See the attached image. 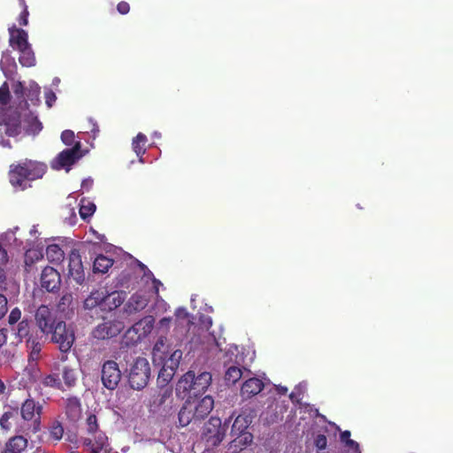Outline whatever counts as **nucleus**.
Returning a JSON list of instances; mask_svg holds the SVG:
<instances>
[{
	"label": "nucleus",
	"instance_id": "obj_20",
	"mask_svg": "<svg viewBox=\"0 0 453 453\" xmlns=\"http://www.w3.org/2000/svg\"><path fill=\"white\" fill-rule=\"evenodd\" d=\"M253 417L250 414H246L245 412H242L239 414L231 428V434L232 436H235L237 434L248 432L247 429L250 426V425L252 422Z\"/></svg>",
	"mask_w": 453,
	"mask_h": 453
},
{
	"label": "nucleus",
	"instance_id": "obj_23",
	"mask_svg": "<svg viewBox=\"0 0 453 453\" xmlns=\"http://www.w3.org/2000/svg\"><path fill=\"white\" fill-rule=\"evenodd\" d=\"M173 395L171 388L161 386V388L152 395L150 405L154 408H160L164 405Z\"/></svg>",
	"mask_w": 453,
	"mask_h": 453
},
{
	"label": "nucleus",
	"instance_id": "obj_17",
	"mask_svg": "<svg viewBox=\"0 0 453 453\" xmlns=\"http://www.w3.org/2000/svg\"><path fill=\"white\" fill-rule=\"evenodd\" d=\"M265 385L264 382L258 378H250L247 380L241 388V395L244 399L251 398L252 396L259 394Z\"/></svg>",
	"mask_w": 453,
	"mask_h": 453
},
{
	"label": "nucleus",
	"instance_id": "obj_37",
	"mask_svg": "<svg viewBox=\"0 0 453 453\" xmlns=\"http://www.w3.org/2000/svg\"><path fill=\"white\" fill-rule=\"evenodd\" d=\"M13 389L12 391L14 392L16 390V388L18 390H25L26 391V396L25 397H28V390H27V388H28V377L26 373H22V374H19L18 376H16L13 380Z\"/></svg>",
	"mask_w": 453,
	"mask_h": 453
},
{
	"label": "nucleus",
	"instance_id": "obj_60",
	"mask_svg": "<svg viewBox=\"0 0 453 453\" xmlns=\"http://www.w3.org/2000/svg\"><path fill=\"white\" fill-rule=\"evenodd\" d=\"M340 438L342 442L346 443L347 441L351 440L350 439V432L349 430L342 432Z\"/></svg>",
	"mask_w": 453,
	"mask_h": 453
},
{
	"label": "nucleus",
	"instance_id": "obj_41",
	"mask_svg": "<svg viewBox=\"0 0 453 453\" xmlns=\"http://www.w3.org/2000/svg\"><path fill=\"white\" fill-rule=\"evenodd\" d=\"M17 335L20 340L25 339L26 346L28 347V320L24 319L19 325Z\"/></svg>",
	"mask_w": 453,
	"mask_h": 453
},
{
	"label": "nucleus",
	"instance_id": "obj_43",
	"mask_svg": "<svg viewBox=\"0 0 453 453\" xmlns=\"http://www.w3.org/2000/svg\"><path fill=\"white\" fill-rule=\"evenodd\" d=\"M44 246L42 244H37L36 248H30V263L38 261L43 257Z\"/></svg>",
	"mask_w": 453,
	"mask_h": 453
},
{
	"label": "nucleus",
	"instance_id": "obj_62",
	"mask_svg": "<svg viewBox=\"0 0 453 453\" xmlns=\"http://www.w3.org/2000/svg\"><path fill=\"white\" fill-rule=\"evenodd\" d=\"M170 322H171V319L170 318H163V319H160L159 324H160L161 326L168 327L169 325H170Z\"/></svg>",
	"mask_w": 453,
	"mask_h": 453
},
{
	"label": "nucleus",
	"instance_id": "obj_24",
	"mask_svg": "<svg viewBox=\"0 0 453 453\" xmlns=\"http://www.w3.org/2000/svg\"><path fill=\"white\" fill-rule=\"evenodd\" d=\"M40 380H42V383L45 386L58 387L60 385L59 380L56 375L50 374L42 378L40 371H35L30 365V382L32 380L38 381Z\"/></svg>",
	"mask_w": 453,
	"mask_h": 453
},
{
	"label": "nucleus",
	"instance_id": "obj_40",
	"mask_svg": "<svg viewBox=\"0 0 453 453\" xmlns=\"http://www.w3.org/2000/svg\"><path fill=\"white\" fill-rule=\"evenodd\" d=\"M41 88L35 81H30V102L34 105H38L40 100Z\"/></svg>",
	"mask_w": 453,
	"mask_h": 453
},
{
	"label": "nucleus",
	"instance_id": "obj_28",
	"mask_svg": "<svg viewBox=\"0 0 453 453\" xmlns=\"http://www.w3.org/2000/svg\"><path fill=\"white\" fill-rule=\"evenodd\" d=\"M27 447V440L22 435H17L9 440L5 451L21 453Z\"/></svg>",
	"mask_w": 453,
	"mask_h": 453
},
{
	"label": "nucleus",
	"instance_id": "obj_36",
	"mask_svg": "<svg viewBox=\"0 0 453 453\" xmlns=\"http://www.w3.org/2000/svg\"><path fill=\"white\" fill-rule=\"evenodd\" d=\"M46 170L47 165L45 164L30 161V180L42 178Z\"/></svg>",
	"mask_w": 453,
	"mask_h": 453
},
{
	"label": "nucleus",
	"instance_id": "obj_18",
	"mask_svg": "<svg viewBox=\"0 0 453 453\" xmlns=\"http://www.w3.org/2000/svg\"><path fill=\"white\" fill-rule=\"evenodd\" d=\"M214 407V400L211 396L206 395L203 397L196 405H193L196 419L200 422L205 418Z\"/></svg>",
	"mask_w": 453,
	"mask_h": 453
},
{
	"label": "nucleus",
	"instance_id": "obj_44",
	"mask_svg": "<svg viewBox=\"0 0 453 453\" xmlns=\"http://www.w3.org/2000/svg\"><path fill=\"white\" fill-rule=\"evenodd\" d=\"M50 434L54 440L59 441L64 434L62 425L59 422L54 423L50 428Z\"/></svg>",
	"mask_w": 453,
	"mask_h": 453
},
{
	"label": "nucleus",
	"instance_id": "obj_4",
	"mask_svg": "<svg viewBox=\"0 0 453 453\" xmlns=\"http://www.w3.org/2000/svg\"><path fill=\"white\" fill-rule=\"evenodd\" d=\"M150 378V365L145 357H137L131 365L128 382L130 387L135 390L144 388Z\"/></svg>",
	"mask_w": 453,
	"mask_h": 453
},
{
	"label": "nucleus",
	"instance_id": "obj_7",
	"mask_svg": "<svg viewBox=\"0 0 453 453\" xmlns=\"http://www.w3.org/2000/svg\"><path fill=\"white\" fill-rule=\"evenodd\" d=\"M155 319L152 316H146L132 327H130L125 334L127 344H135L145 338L153 329Z\"/></svg>",
	"mask_w": 453,
	"mask_h": 453
},
{
	"label": "nucleus",
	"instance_id": "obj_22",
	"mask_svg": "<svg viewBox=\"0 0 453 453\" xmlns=\"http://www.w3.org/2000/svg\"><path fill=\"white\" fill-rule=\"evenodd\" d=\"M179 423L180 426H187L190 423H196V414L194 413L193 404L187 401L180 408L178 414Z\"/></svg>",
	"mask_w": 453,
	"mask_h": 453
},
{
	"label": "nucleus",
	"instance_id": "obj_34",
	"mask_svg": "<svg viewBox=\"0 0 453 453\" xmlns=\"http://www.w3.org/2000/svg\"><path fill=\"white\" fill-rule=\"evenodd\" d=\"M242 375V369L238 366H230L225 373V380L227 384H235Z\"/></svg>",
	"mask_w": 453,
	"mask_h": 453
},
{
	"label": "nucleus",
	"instance_id": "obj_57",
	"mask_svg": "<svg viewBox=\"0 0 453 453\" xmlns=\"http://www.w3.org/2000/svg\"><path fill=\"white\" fill-rule=\"evenodd\" d=\"M168 357L171 358L179 365L180 361L182 357V352L180 349H176Z\"/></svg>",
	"mask_w": 453,
	"mask_h": 453
},
{
	"label": "nucleus",
	"instance_id": "obj_45",
	"mask_svg": "<svg viewBox=\"0 0 453 453\" xmlns=\"http://www.w3.org/2000/svg\"><path fill=\"white\" fill-rule=\"evenodd\" d=\"M61 141L67 146L74 144V133L70 129L64 130L61 134Z\"/></svg>",
	"mask_w": 453,
	"mask_h": 453
},
{
	"label": "nucleus",
	"instance_id": "obj_13",
	"mask_svg": "<svg viewBox=\"0 0 453 453\" xmlns=\"http://www.w3.org/2000/svg\"><path fill=\"white\" fill-rule=\"evenodd\" d=\"M9 178L13 188L25 190L28 182V168L27 164L11 165Z\"/></svg>",
	"mask_w": 453,
	"mask_h": 453
},
{
	"label": "nucleus",
	"instance_id": "obj_29",
	"mask_svg": "<svg viewBox=\"0 0 453 453\" xmlns=\"http://www.w3.org/2000/svg\"><path fill=\"white\" fill-rule=\"evenodd\" d=\"M168 348L167 338L165 336L158 337L152 349L154 360L165 359V355L169 353Z\"/></svg>",
	"mask_w": 453,
	"mask_h": 453
},
{
	"label": "nucleus",
	"instance_id": "obj_14",
	"mask_svg": "<svg viewBox=\"0 0 453 453\" xmlns=\"http://www.w3.org/2000/svg\"><path fill=\"white\" fill-rule=\"evenodd\" d=\"M27 403L28 397H25L22 400L21 406L19 408L18 402L11 400V404L9 405L10 410L5 411L6 415H8L9 418L12 419L14 424L19 425V420H22V424L20 425L21 427H24L28 420V411H27Z\"/></svg>",
	"mask_w": 453,
	"mask_h": 453
},
{
	"label": "nucleus",
	"instance_id": "obj_26",
	"mask_svg": "<svg viewBox=\"0 0 453 453\" xmlns=\"http://www.w3.org/2000/svg\"><path fill=\"white\" fill-rule=\"evenodd\" d=\"M148 298L141 294L135 293L130 297L127 307L130 312L142 311L148 305Z\"/></svg>",
	"mask_w": 453,
	"mask_h": 453
},
{
	"label": "nucleus",
	"instance_id": "obj_12",
	"mask_svg": "<svg viewBox=\"0 0 453 453\" xmlns=\"http://www.w3.org/2000/svg\"><path fill=\"white\" fill-rule=\"evenodd\" d=\"M41 287L48 292H57L60 288V273L51 266H46L41 274Z\"/></svg>",
	"mask_w": 453,
	"mask_h": 453
},
{
	"label": "nucleus",
	"instance_id": "obj_5",
	"mask_svg": "<svg viewBox=\"0 0 453 453\" xmlns=\"http://www.w3.org/2000/svg\"><path fill=\"white\" fill-rule=\"evenodd\" d=\"M83 155L81 142L80 141L75 142L72 148L65 149L58 154L51 162V167L55 170L65 169L66 172H69L71 166L81 159Z\"/></svg>",
	"mask_w": 453,
	"mask_h": 453
},
{
	"label": "nucleus",
	"instance_id": "obj_47",
	"mask_svg": "<svg viewBox=\"0 0 453 453\" xmlns=\"http://www.w3.org/2000/svg\"><path fill=\"white\" fill-rule=\"evenodd\" d=\"M42 350V345L40 342H34L32 350L30 351V361L37 360L40 357V352Z\"/></svg>",
	"mask_w": 453,
	"mask_h": 453
},
{
	"label": "nucleus",
	"instance_id": "obj_38",
	"mask_svg": "<svg viewBox=\"0 0 453 453\" xmlns=\"http://www.w3.org/2000/svg\"><path fill=\"white\" fill-rule=\"evenodd\" d=\"M174 373L175 372L173 368L169 369L168 366L162 367L157 375V383L165 387V385H167L171 381Z\"/></svg>",
	"mask_w": 453,
	"mask_h": 453
},
{
	"label": "nucleus",
	"instance_id": "obj_55",
	"mask_svg": "<svg viewBox=\"0 0 453 453\" xmlns=\"http://www.w3.org/2000/svg\"><path fill=\"white\" fill-rule=\"evenodd\" d=\"M345 445L352 451V453H361L359 444L354 440H349Z\"/></svg>",
	"mask_w": 453,
	"mask_h": 453
},
{
	"label": "nucleus",
	"instance_id": "obj_52",
	"mask_svg": "<svg viewBox=\"0 0 453 453\" xmlns=\"http://www.w3.org/2000/svg\"><path fill=\"white\" fill-rule=\"evenodd\" d=\"M167 356L168 355H165V359H159L163 363L162 367L168 366L169 369L173 368V370L174 372H176V369L178 368L179 365L175 362H173L171 358H169Z\"/></svg>",
	"mask_w": 453,
	"mask_h": 453
},
{
	"label": "nucleus",
	"instance_id": "obj_16",
	"mask_svg": "<svg viewBox=\"0 0 453 453\" xmlns=\"http://www.w3.org/2000/svg\"><path fill=\"white\" fill-rule=\"evenodd\" d=\"M193 377L194 372L188 371L177 382L176 394L179 396L188 398L193 396Z\"/></svg>",
	"mask_w": 453,
	"mask_h": 453
},
{
	"label": "nucleus",
	"instance_id": "obj_48",
	"mask_svg": "<svg viewBox=\"0 0 453 453\" xmlns=\"http://www.w3.org/2000/svg\"><path fill=\"white\" fill-rule=\"evenodd\" d=\"M19 1L20 3V5H22L24 7L23 12L20 13L19 18V24L20 26H26L27 24V15H28V12L27 11V6H26V1L25 0H19Z\"/></svg>",
	"mask_w": 453,
	"mask_h": 453
},
{
	"label": "nucleus",
	"instance_id": "obj_2",
	"mask_svg": "<svg viewBox=\"0 0 453 453\" xmlns=\"http://www.w3.org/2000/svg\"><path fill=\"white\" fill-rule=\"evenodd\" d=\"M87 433L92 437L83 439V445L88 447L90 453H100L108 446V437L99 430V424L95 414L89 413L86 418Z\"/></svg>",
	"mask_w": 453,
	"mask_h": 453
},
{
	"label": "nucleus",
	"instance_id": "obj_21",
	"mask_svg": "<svg viewBox=\"0 0 453 453\" xmlns=\"http://www.w3.org/2000/svg\"><path fill=\"white\" fill-rule=\"evenodd\" d=\"M65 414L73 421H77L81 414V400L76 396L68 397L65 401Z\"/></svg>",
	"mask_w": 453,
	"mask_h": 453
},
{
	"label": "nucleus",
	"instance_id": "obj_39",
	"mask_svg": "<svg viewBox=\"0 0 453 453\" xmlns=\"http://www.w3.org/2000/svg\"><path fill=\"white\" fill-rule=\"evenodd\" d=\"M63 380H64L65 384L68 388L73 387L76 382V376H75L74 370H73L69 367H65L63 370Z\"/></svg>",
	"mask_w": 453,
	"mask_h": 453
},
{
	"label": "nucleus",
	"instance_id": "obj_9",
	"mask_svg": "<svg viewBox=\"0 0 453 453\" xmlns=\"http://www.w3.org/2000/svg\"><path fill=\"white\" fill-rule=\"evenodd\" d=\"M124 325L117 319H104L98 324L92 331V336L97 340H107L120 334Z\"/></svg>",
	"mask_w": 453,
	"mask_h": 453
},
{
	"label": "nucleus",
	"instance_id": "obj_10",
	"mask_svg": "<svg viewBox=\"0 0 453 453\" xmlns=\"http://www.w3.org/2000/svg\"><path fill=\"white\" fill-rule=\"evenodd\" d=\"M68 276L72 277L73 280L79 285H81L85 280V273L81 257L79 250L76 249L72 250L69 253Z\"/></svg>",
	"mask_w": 453,
	"mask_h": 453
},
{
	"label": "nucleus",
	"instance_id": "obj_32",
	"mask_svg": "<svg viewBox=\"0 0 453 453\" xmlns=\"http://www.w3.org/2000/svg\"><path fill=\"white\" fill-rule=\"evenodd\" d=\"M32 404V411H30V420L33 422V431L35 433L40 431L41 424V414L42 411V405L40 403L35 404L32 399H30V405Z\"/></svg>",
	"mask_w": 453,
	"mask_h": 453
},
{
	"label": "nucleus",
	"instance_id": "obj_53",
	"mask_svg": "<svg viewBox=\"0 0 453 453\" xmlns=\"http://www.w3.org/2000/svg\"><path fill=\"white\" fill-rule=\"evenodd\" d=\"M12 423H13V422L12 421V419L9 418L8 415H6V413L4 412L0 418L1 427L3 429L9 430Z\"/></svg>",
	"mask_w": 453,
	"mask_h": 453
},
{
	"label": "nucleus",
	"instance_id": "obj_35",
	"mask_svg": "<svg viewBox=\"0 0 453 453\" xmlns=\"http://www.w3.org/2000/svg\"><path fill=\"white\" fill-rule=\"evenodd\" d=\"M96 204L90 201L82 199L81 201V206H80V216L83 219H87L90 218L95 211H96Z\"/></svg>",
	"mask_w": 453,
	"mask_h": 453
},
{
	"label": "nucleus",
	"instance_id": "obj_19",
	"mask_svg": "<svg viewBox=\"0 0 453 453\" xmlns=\"http://www.w3.org/2000/svg\"><path fill=\"white\" fill-rule=\"evenodd\" d=\"M211 383V374L204 372L193 377V396L197 397L203 394Z\"/></svg>",
	"mask_w": 453,
	"mask_h": 453
},
{
	"label": "nucleus",
	"instance_id": "obj_25",
	"mask_svg": "<svg viewBox=\"0 0 453 453\" xmlns=\"http://www.w3.org/2000/svg\"><path fill=\"white\" fill-rule=\"evenodd\" d=\"M147 142V136L142 133H139L132 141V149L136 156L139 157L140 162H143L142 156L146 152Z\"/></svg>",
	"mask_w": 453,
	"mask_h": 453
},
{
	"label": "nucleus",
	"instance_id": "obj_61",
	"mask_svg": "<svg viewBox=\"0 0 453 453\" xmlns=\"http://www.w3.org/2000/svg\"><path fill=\"white\" fill-rule=\"evenodd\" d=\"M7 341V334L5 329H0V347L5 344Z\"/></svg>",
	"mask_w": 453,
	"mask_h": 453
},
{
	"label": "nucleus",
	"instance_id": "obj_56",
	"mask_svg": "<svg viewBox=\"0 0 453 453\" xmlns=\"http://www.w3.org/2000/svg\"><path fill=\"white\" fill-rule=\"evenodd\" d=\"M175 316L177 317V319H186L188 321V323L190 322L189 318H188V313L187 312V311L185 309H182V308L177 309V311H175Z\"/></svg>",
	"mask_w": 453,
	"mask_h": 453
},
{
	"label": "nucleus",
	"instance_id": "obj_6",
	"mask_svg": "<svg viewBox=\"0 0 453 453\" xmlns=\"http://www.w3.org/2000/svg\"><path fill=\"white\" fill-rule=\"evenodd\" d=\"M52 342L58 345L61 352H68L75 340L74 332L64 321L57 322L52 331Z\"/></svg>",
	"mask_w": 453,
	"mask_h": 453
},
{
	"label": "nucleus",
	"instance_id": "obj_33",
	"mask_svg": "<svg viewBox=\"0 0 453 453\" xmlns=\"http://www.w3.org/2000/svg\"><path fill=\"white\" fill-rule=\"evenodd\" d=\"M104 295L98 290L91 292V294L85 299L84 307L86 309H93L99 305L104 300Z\"/></svg>",
	"mask_w": 453,
	"mask_h": 453
},
{
	"label": "nucleus",
	"instance_id": "obj_59",
	"mask_svg": "<svg viewBox=\"0 0 453 453\" xmlns=\"http://www.w3.org/2000/svg\"><path fill=\"white\" fill-rule=\"evenodd\" d=\"M6 288V275L4 268L0 265V289Z\"/></svg>",
	"mask_w": 453,
	"mask_h": 453
},
{
	"label": "nucleus",
	"instance_id": "obj_58",
	"mask_svg": "<svg viewBox=\"0 0 453 453\" xmlns=\"http://www.w3.org/2000/svg\"><path fill=\"white\" fill-rule=\"evenodd\" d=\"M7 262H8L7 251L0 244V265H4Z\"/></svg>",
	"mask_w": 453,
	"mask_h": 453
},
{
	"label": "nucleus",
	"instance_id": "obj_51",
	"mask_svg": "<svg viewBox=\"0 0 453 453\" xmlns=\"http://www.w3.org/2000/svg\"><path fill=\"white\" fill-rule=\"evenodd\" d=\"M7 311V298L0 294V319L6 314Z\"/></svg>",
	"mask_w": 453,
	"mask_h": 453
},
{
	"label": "nucleus",
	"instance_id": "obj_11",
	"mask_svg": "<svg viewBox=\"0 0 453 453\" xmlns=\"http://www.w3.org/2000/svg\"><path fill=\"white\" fill-rule=\"evenodd\" d=\"M35 318L36 325L42 334H50L57 324L53 311L47 305H41L37 309Z\"/></svg>",
	"mask_w": 453,
	"mask_h": 453
},
{
	"label": "nucleus",
	"instance_id": "obj_30",
	"mask_svg": "<svg viewBox=\"0 0 453 453\" xmlns=\"http://www.w3.org/2000/svg\"><path fill=\"white\" fill-rule=\"evenodd\" d=\"M48 260L53 264H60L65 258V253L58 244H50L46 248Z\"/></svg>",
	"mask_w": 453,
	"mask_h": 453
},
{
	"label": "nucleus",
	"instance_id": "obj_50",
	"mask_svg": "<svg viewBox=\"0 0 453 453\" xmlns=\"http://www.w3.org/2000/svg\"><path fill=\"white\" fill-rule=\"evenodd\" d=\"M21 311L18 308H14L8 318V322L10 325H13L20 319Z\"/></svg>",
	"mask_w": 453,
	"mask_h": 453
},
{
	"label": "nucleus",
	"instance_id": "obj_49",
	"mask_svg": "<svg viewBox=\"0 0 453 453\" xmlns=\"http://www.w3.org/2000/svg\"><path fill=\"white\" fill-rule=\"evenodd\" d=\"M314 443L319 449H325L327 445L326 436L325 434H318Z\"/></svg>",
	"mask_w": 453,
	"mask_h": 453
},
{
	"label": "nucleus",
	"instance_id": "obj_54",
	"mask_svg": "<svg viewBox=\"0 0 453 453\" xmlns=\"http://www.w3.org/2000/svg\"><path fill=\"white\" fill-rule=\"evenodd\" d=\"M117 10L122 15L127 14L130 11L129 4L127 2L121 1L118 4Z\"/></svg>",
	"mask_w": 453,
	"mask_h": 453
},
{
	"label": "nucleus",
	"instance_id": "obj_64",
	"mask_svg": "<svg viewBox=\"0 0 453 453\" xmlns=\"http://www.w3.org/2000/svg\"><path fill=\"white\" fill-rule=\"evenodd\" d=\"M27 256H28V250H27L24 253V267H25V270H27V267L28 266V258H27Z\"/></svg>",
	"mask_w": 453,
	"mask_h": 453
},
{
	"label": "nucleus",
	"instance_id": "obj_46",
	"mask_svg": "<svg viewBox=\"0 0 453 453\" xmlns=\"http://www.w3.org/2000/svg\"><path fill=\"white\" fill-rule=\"evenodd\" d=\"M44 97H45V104H47V106L49 108L52 107V105L54 104V103L57 100L56 94L50 88L45 90Z\"/></svg>",
	"mask_w": 453,
	"mask_h": 453
},
{
	"label": "nucleus",
	"instance_id": "obj_1",
	"mask_svg": "<svg viewBox=\"0 0 453 453\" xmlns=\"http://www.w3.org/2000/svg\"><path fill=\"white\" fill-rule=\"evenodd\" d=\"M0 111L1 120L6 127V134L13 137L19 134L21 123L28 116V103L25 88L20 81L12 85V95L6 81L0 86Z\"/></svg>",
	"mask_w": 453,
	"mask_h": 453
},
{
	"label": "nucleus",
	"instance_id": "obj_31",
	"mask_svg": "<svg viewBox=\"0 0 453 453\" xmlns=\"http://www.w3.org/2000/svg\"><path fill=\"white\" fill-rule=\"evenodd\" d=\"M253 441V435L250 432H245L235 435V438L229 443V449L244 448L251 444Z\"/></svg>",
	"mask_w": 453,
	"mask_h": 453
},
{
	"label": "nucleus",
	"instance_id": "obj_42",
	"mask_svg": "<svg viewBox=\"0 0 453 453\" xmlns=\"http://www.w3.org/2000/svg\"><path fill=\"white\" fill-rule=\"evenodd\" d=\"M42 128V123L38 119L37 116H34L30 111V134H38Z\"/></svg>",
	"mask_w": 453,
	"mask_h": 453
},
{
	"label": "nucleus",
	"instance_id": "obj_8",
	"mask_svg": "<svg viewBox=\"0 0 453 453\" xmlns=\"http://www.w3.org/2000/svg\"><path fill=\"white\" fill-rule=\"evenodd\" d=\"M121 378L122 372L117 362L107 360L103 363L101 367V381L105 388L109 390L116 389Z\"/></svg>",
	"mask_w": 453,
	"mask_h": 453
},
{
	"label": "nucleus",
	"instance_id": "obj_63",
	"mask_svg": "<svg viewBox=\"0 0 453 453\" xmlns=\"http://www.w3.org/2000/svg\"><path fill=\"white\" fill-rule=\"evenodd\" d=\"M153 284H154V288L156 289V293H158V287L162 285L161 281L159 280H157L154 278Z\"/></svg>",
	"mask_w": 453,
	"mask_h": 453
},
{
	"label": "nucleus",
	"instance_id": "obj_27",
	"mask_svg": "<svg viewBox=\"0 0 453 453\" xmlns=\"http://www.w3.org/2000/svg\"><path fill=\"white\" fill-rule=\"evenodd\" d=\"M114 260L104 255H99L93 263V272L95 273H105L113 265Z\"/></svg>",
	"mask_w": 453,
	"mask_h": 453
},
{
	"label": "nucleus",
	"instance_id": "obj_3",
	"mask_svg": "<svg viewBox=\"0 0 453 453\" xmlns=\"http://www.w3.org/2000/svg\"><path fill=\"white\" fill-rule=\"evenodd\" d=\"M226 424H222L218 417H211L204 425L202 431V441L207 448H215L224 440L226 433Z\"/></svg>",
	"mask_w": 453,
	"mask_h": 453
},
{
	"label": "nucleus",
	"instance_id": "obj_15",
	"mask_svg": "<svg viewBox=\"0 0 453 453\" xmlns=\"http://www.w3.org/2000/svg\"><path fill=\"white\" fill-rule=\"evenodd\" d=\"M10 45L12 49L24 52L27 47V35L25 30L19 29L15 26L10 28Z\"/></svg>",
	"mask_w": 453,
	"mask_h": 453
}]
</instances>
